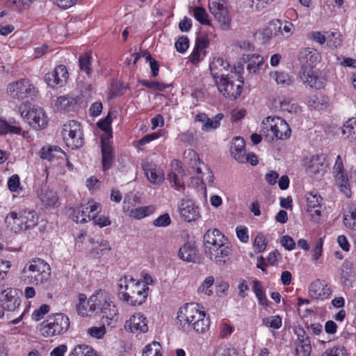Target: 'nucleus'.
Returning <instances> with one entry per match:
<instances>
[{"label": "nucleus", "instance_id": "1", "mask_svg": "<svg viewBox=\"0 0 356 356\" xmlns=\"http://www.w3.org/2000/svg\"><path fill=\"white\" fill-rule=\"evenodd\" d=\"M229 66L227 61L218 58L210 64L209 67L219 92L226 98L235 99L241 95L244 82L241 76L234 81L232 76H225L222 73V70H227Z\"/></svg>", "mask_w": 356, "mask_h": 356}, {"label": "nucleus", "instance_id": "2", "mask_svg": "<svg viewBox=\"0 0 356 356\" xmlns=\"http://www.w3.org/2000/svg\"><path fill=\"white\" fill-rule=\"evenodd\" d=\"M204 252L209 259L218 265L225 264V258L232 252V247L225 236L214 229L204 235Z\"/></svg>", "mask_w": 356, "mask_h": 356}, {"label": "nucleus", "instance_id": "3", "mask_svg": "<svg viewBox=\"0 0 356 356\" xmlns=\"http://www.w3.org/2000/svg\"><path fill=\"white\" fill-rule=\"evenodd\" d=\"M119 296L132 306L141 305L145 302L149 287L131 276H124L119 280Z\"/></svg>", "mask_w": 356, "mask_h": 356}, {"label": "nucleus", "instance_id": "4", "mask_svg": "<svg viewBox=\"0 0 356 356\" xmlns=\"http://www.w3.org/2000/svg\"><path fill=\"white\" fill-rule=\"evenodd\" d=\"M88 305L90 306L92 313L101 316L104 323L110 325L113 321H117L118 309L116 306L105 291L100 290L91 296L88 300Z\"/></svg>", "mask_w": 356, "mask_h": 356}, {"label": "nucleus", "instance_id": "5", "mask_svg": "<svg viewBox=\"0 0 356 356\" xmlns=\"http://www.w3.org/2000/svg\"><path fill=\"white\" fill-rule=\"evenodd\" d=\"M50 277V266L40 258L32 259L22 270V279L29 284H44L49 280Z\"/></svg>", "mask_w": 356, "mask_h": 356}, {"label": "nucleus", "instance_id": "6", "mask_svg": "<svg viewBox=\"0 0 356 356\" xmlns=\"http://www.w3.org/2000/svg\"><path fill=\"white\" fill-rule=\"evenodd\" d=\"M260 132L268 142L273 140L274 138L285 140L291 136L289 125L284 120L277 116L266 118L262 122Z\"/></svg>", "mask_w": 356, "mask_h": 356}, {"label": "nucleus", "instance_id": "7", "mask_svg": "<svg viewBox=\"0 0 356 356\" xmlns=\"http://www.w3.org/2000/svg\"><path fill=\"white\" fill-rule=\"evenodd\" d=\"M70 325L67 316L63 313L53 314L42 323L40 332L45 337L60 335L68 330Z\"/></svg>", "mask_w": 356, "mask_h": 356}, {"label": "nucleus", "instance_id": "8", "mask_svg": "<svg viewBox=\"0 0 356 356\" xmlns=\"http://www.w3.org/2000/svg\"><path fill=\"white\" fill-rule=\"evenodd\" d=\"M62 135L66 145L72 149L80 148L84 143L81 125L75 120H70L63 125Z\"/></svg>", "mask_w": 356, "mask_h": 356}, {"label": "nucleus", "instance_id": "9", "mask_svg": "<svg viewBox=\"0 0 356 356\" xmlns=\"http://www.w3.org/2000/svg\"><path fill=\"white\" fill-rule=\"evenodd\" d=\"M201 316L202 312L199 311L196 305L186 304L184 307H180L177 312V325L184 331L189 332L192 330L193 317L200 318Z\"/></svg>", "mask_w": 356, "mask_h": 356}, {"label": "nucleus", "instance_id": "10", "mask_svg": "<svg viewBox=\"0 0 356 356\" xmlns=\"http://www.w3.org/2000/svg\"><path fill=\"white\" fill-rule=\"evenodd\" d=\"M7 92L14 99L24 100L35 95V88L29 80L22 79L8 84Z\"/></svg>", "mask_w": 356, "mask_h": 356}, {"label": "nucleus", "instance_id": "11", "mask_svg": "<svg viewBox=\"0 0 356 356\" xmlns=\"http://www.w3.org/2000/svg\"><path fill=\"white\" fill-rule=\"evenodd\" d=\"M209 8L222 29L228 30L230 29L232 18L227 8L220 2V0H210L209 1Z\"/></svg>", "mask_w": 356, "mask_h": 356}, {"label": "nucleus", "instance_id": "12", "mask_svg": "<svg viewBox=\"0 0 356 356\" xmlns=\"http://www.w3.org/2000/svg\"><path fill=\"white\" fill-rule=\"evenodd\" d=\"M0 302L3 309L8 312H18L20 306V300L18 291L15 289L0 286Z\"/></svg>", "mask_w": 356, "mask_h": 356}, {"label": "nucleus", "instance_id": "13", "mask_svg": "<svg viewBox=\"0 0 356 356\" xmlns=\"http://www.w3.org/2000/svg\"><path fill=\"white\" fill-rule=\"evenodd\" d=\"M23 111L21 113L22 116L26 119L31 127L36 130L42 129L47 125V117L44 110L40 107H33L28 111L25 115Z\"/></svg>", "mask_w": 356, "mask_h": 356}, {"label": "nucleus", "instance_id": "14", "mask_svg": "<svg viewBox=\"0 0 356 356\" xmlns=\"http://www.w3.org/2000/svg\"><path fill=\"white\" fill-rule=\"evenodd\" d=\"M180 218L188 222H194L200 218V208L190 199H182L179 204Z\"/></svg>", "mask_w": 356, "mask_h": 356}, {"label": "nucleus", "instance_id": "15", "mask_svg": "<svg viewBox=\"0 0 356 356\" xmlns=\"http://www.w3.org/2000/svg\"><path fill=\"white\" fill-rule=\"evenodd\" d=\"M333 173L341 191L346 197H350L351 196L350 186L347 175L343 173V164L340 155L337 156L333 167Z\"/></svg>", "mask_w": 356, "mask_h": 356}, {"label": "nucleus", "instance_id": "16", "mask_svg": "<svg viewBox=\"0 0 356 356\" xmlns=\"http://www.w3.org/2000/svg\"><path fill=\"white\" fill-rule=\"evenodd\" d=\"M101 205L93 200L88 201L86 204H81L78 209V215L74 216V220L76 222L85 223L87 218L88 220L94 218L101 211Z\"/></svg>", "mask_w": 356, "mask_h": 356}, {"label": "nucleus", "instance_id": "17", "mask_svg": "<svg viewBox=\"0 0 356 356\" xmlns=\"http://www.w3.org/2000/svg\"><path fill=\"white\" fill-rule=\"evenodd\" d=\"M300 77L305 84L316 90L324 88L325 84V77L314 71L313 68L302 67L300 72Z\"/></svg>", "mask_w": 356, "mask_h": 356}, {"label": "nucleus", "instance_id": "18", "mask_svg": "<svg viewBox=\"0 0 356 356\" xmlns=\"http://www.w3.org/2000/svg\"><path fill=\"white\" fill-rule=\"evenodd\" d=\"M172 170L168 175V179L173 187L177 190L184 191L185 189L184 177L186 176L185 170L181 163L177 159L171 161Z\"/></svg>", "mask_w": 356, "mask_h": 356}, {"label": "nucleus", "instance_id": "19", "mask_svg": "<svg viewBox=\"0 0 356 356\" xmlns=\"http://www.w3.org/2000/svg\"><path fill=\"white\" fill-rule=\"evenodd\" d=\"M69 77L67 67L63 65H58L53 71L45 74V81L51 88L63 86Z\"/></svg>", "mask_w": 356, "mask_h": 356}, {"label": "nucleus", "instance_id": "20", "mask_svg": "<svg viewBox=\"0 0 356 356\" xmlns=\"http://www.w3.org/2000/svg\"><path fill=\"white\" fill-rule=\"evenodd\" d=\"M309 292L311 298L321 300L329 298L332 293L330 288L325 282L318 279L310 284Z\"/></svg>", "mask_w": 356, "mask_h": 356}, {"label": "nucleus", "instance_id": "21", "mask_svg": "<svg viewBox=\"0 0 356 356\" xmlns=\"http://www.w3.org/2000/svg\"><path fill=\"white\" fill-rule=\"evenodd\" d=\"M307 211L314 221H318L321 213L323 198L313 192L306 195Z\"/></svg>", "mask_w": 356, "mask_h": 356}, {"label": "nucleus", "instance_id": "22", "mask_svg": "<svg viewBox=\"0 0 356 356\" xmlns=\"http://www.w3.org/2000/svg\"><path fill=\"white\" fill-rule=\"evenodd\" d=\"M325 168V157L323 155H314L306 163V172L309 176H314L323 174Z\"/></svg>", "mask_w": 356, "mask_h": 356}, {"label": "nucleus", "instance_id": "23", "mask_svg": "<svg viewBox=\"0 0 356 356\" xmlns=\"http://www.w3.org/2000/svg\"><path fill=\"white\" fill-rule=\"evenodd\" d=\"M125 329L129 330L131 332H146L148 330L147 319L140 313L134 314L130 319L125 323Z\"/></svg>", "mask_w": 356, "mask_h": 356}, {"label": "nucleus", "instance_id": "24", "mask_svg": "<svg viewBox=\"0 0 356 356\" xmlns=\"http://www.w3.org/2000/svg\"><path fill=\"white\" fill-rule=\"evenodd\" d=\"M321 58L319 52L311 47H305L300 51V60L308 68H313V66L316 65Z\"/></svg>", "mask_w": 356, "mask_h": 356}, {"label": "nucleus", "instance_id": "25", "mask_svg": "<svg viewBox=\"0 0 356 356\" xmlns=\"http://www.w3.org/2000/svg\"><path fill=\"white\" fill-rule=\"evenodd\" d=\"M245 143L243 138L236 137L233 139L230 152L234 159L239 163H245Z\"/></svg>", "mask_w": 356, "mask_h": 356}, {"label": "nucleus", "instance_id": "26", "mask_svg": "<svg viewBox=\"0 0 356 356\" xmlns=\"http://www.w3.org/2000/svg\"><path fill=\"white\" fill-rule=\"evenodd\" d=\"M143 169L148 180L154 184H160L164 180V175L155 165L143 164Z\"/></svg>", "mask_w": 356, "mask_h": 356}, {"label": "nucleus", "instance_id": "27", "mask_svg": "<svg viewBox=\"0 0 356 356\" xmlns=\"http://www.w3.org/2000/svg\"><path fill=\"white\" fill-rule=\"evenodd\" d=\"M102 168L104 172L108 170L113 164L114 154L111 145L101 137Z\"/></svg>", "mask_w": 356, "mask_h": 356}, {"label": "nucleus", "instance_id": "28", "mask_svg": "<svg viewBox=\"0 0 356 356\" xmlns=\"http://www.w3.org/2000/svg\"><path fill=\"white\" fill-rule=\"evenodd\" d=\"M38 195L40 200L47 206L55 205L58 200L56 193L46 185L41 186Z\"/></svg>", "mask_w": 356, "mask_h": 356}, {"label": "nucleus", "instance_id": "29", "mask_svg": "<svg viewBox=\"0 0 356 356\" xmlns=\"http://www.w3.org/2000/svg\"><path fill=\"white\" fill-rule=\"evenodd\" d=\"M19 213L24 230L31 229L37 225L38 216L34 211L24 210Z\"/></svg>", "mask_w": 356, "mask_h": 356}, {"label": "nucleus", "instance_id": "30", "mask_svg": "<svg viewBox=\"0 0 356 356\" xmlns=\"http://www.w3.org/2000/svg\"><path fill=\"white\" fill-rule=\"evenodd\" d=\"M178 254L181 259L187 262H195L197 259V250L195 245L190 243H185L181 246Z\"/></svg>", "mask_w": 356, "mask_h": 356}, {"label": "nucleus", "instance_id": "31", "mask_svg": "<svg viewBox=\"0 0 356 356\" xmlns=\"http://www.w3.org/2000/svg\"><path fill=\"white\" fill-rule=\"evenodd\" d=\"M20 219V213H17L15 211H12L6 216L5 218V223L8 228L17 233L24 230Z\"/></svg>", "mask_w": 356, "mask_h": 356}, {"label": "nucleus", "instance_id": "32", "mask_svg": "<svg viewBox=\"0 0 356 356\" xmlns=\"http://www.w3.org/2000/svg\"><path fill=\"white\" fill-rule=\"evenodd\" d=\"M184 159L191 168L195 170L197 174L202 172L201 168L199 166L202 163L199 155L195 151L191 149L185 150L184 152Z\"/></svg>", "mask_w": 356, "mask_h": 356}, {"label": "nucleus", "instance_id": "33", "mask_svg": "<svg viewBox=\"0 0 356 356\" xmlns=\"http://www.w3.org/2000/svg\"><path fill=\"white\" fill-rule=\"evenodd\" d=\"M76 103L77 102L75 97L67 95L58 97L56 105L58 109L70 111L74 110Z\"/></svg>", "mask_w": 356, "mask_h": 356}, {"label": "nucleus", "instance_id": "34", "mask_svg": "<svg viewBox=\"0 0 356 356\" xmlns=\"http://www.w3.org/2000/svg\"><path fill=\"white\" fill-rule=\"evenodd\" d=\"M343 223L350 229L356 230V206L350 204L348 206L343 212Z\"/></svg>", "mask_w": 356, "mask_h": 356}, {"label": "nucleus", "instance_id": "35", "mask_svg": "<svg viewBox=\"0 0 356 356\" xmlns=\"http://www.w3.org/2000/svg\"><path fill=\"white\" fill-rule=\"evenodd\" d=\"M243 60L248 63L247 70L255 73L264 63V58L259 54L243 55Z\"/></svg>", "mask_w": 356, "mask_h": 356}, {"label": "nucleus", "instance_id": "36", "mask_svg": "<svg viewBox=\"0 0 356 356\" xmlns=\"http://www.w3.org/2000/svg\"><path fill=\"white\" fill-rule=\"evenodd\" d=\"M282 29V22L280 19L272 20L269 26L263 31V36L266 40H269L273 35H278Z\"/></svg>", "mask_w": 356, "mask_h": 356}, {"label": "nucleus", "instance_id": "37", "mask_svg": "<svg viewBox=\"0 0 356 356\" xmlns=\"http://www.w3.org/2000/svg\"><path fill=\"white\" fill-rule=\"evenodd\" d=\"M40 157L42 159H47L48 161H51L55 157L60 156L59 154L65 155L64 152L62 149L57 146H50L48 147H43L40 152Z\"/></svg>", "mask_w": 356, "mask_h": 356}, {"label": "nucleus", "instance_id": "38", "mask_svg": "<svg viewBox=\"0 0 356 356\" xmlns=\"http://www.w3.org/2000/svg\"><path fill=\"white\" fill-rule=\"evenodd\" d=\"M270 76L278 85L283 87L291 86L293 82L292 77L284 72H274Z\"/></svg>", "mask_w": 356, "mask_h": 356}, {"label": "nucleus", "instance_id": "39", "mask_svg": "<svg viewBox=\"0 0 356 356\" xmlns=\"http://www.w3.org/2000/svg\"><path fill=\"white\" fill-rule=\"evenodd\" d=\"M69 356H97V355L92 347L81 344L76 346Z\"/></svg>", "mask_w": 356, "mask_h": 356}, {"label": "nucleus", "instance_id": "40", "mask_svg": "<svg viewBox=\"0 0 356 356\" xmlns=\"http://www.w3.org/2000/svg\"><path fill=\"white\" fill-rule=\"evenodd\" d=\"M202 318L200 321L197 320L196 323H193L192 330H195L198 333H204L209 330L210 325V321L209 318L206 317L204 312H202Z\"/></svg>", "mask_w": 356, "mask_h": 356}, {"label": "nucleus", "instance_id": "41", "mask_svg": "<svg viewBox=\"0 0 356 356\" xmlns=\"http://www.w3.org/2000/svg\"><path fill=\"white\" fill-rule=\"evenodd\" d=\"M154 208L152 207H138L135 209H131L129 212V216L134 219H141L154 212Z\"/></svg>", "mask_w": 356, "mask_h": 356}, {"label": "nucleus", "instance_id": "42", "mask_svg": "<svg viewBox=\"0 0 356 356\" xmlns=\"http://www.w3.org/2000/svg\"><path fill=\"white\" fill-rule=\"evenodd\" d=\"M253 291L255 293L259 304L261 305L267 306L268 300L266 298L261 283L259 281L254 280L253 282Z\"/></svg>", "mask_w": 356, "mask_h": 356}, {"label": "nucleus", "instance_id": "43", "mask_svg": "<svg viewBox=\"0 0 356 356\" xmlns=\"http://www.w3.org/2000/svg\"><path fill=\"white\" fill-rule=\"evenodd\" d=\"M143 356H162L160 343L153 341L152 343L147 345L143 351Z\"/></svg>", "mask_w": 356, "mask_h": 356}, {"label": "nucleus", "instance_id": "44", "mask_svg": "<svg viewBox=\"0 0 356 356\" xmlns=\"http://www.w3.org/2000/svg\"><path fill=\"white\" fill-rule=\"evenodd\" d=\"M262 323L267 327L278 330L282 327V321L280 316H270L262 319Z\"/></svg>", "mask_w": 356, "mask_h": 356}, {"label": "nucleus", "instance_id": "45", "mask_svg": "<svg viewBox=\"0 0 356 356\" xmlns=\"http://www.w3.org/2000/svg\"><path fill=\"white\" fill-rule=\"evenodd\" d=\"M22 129L20 127L13 126L8 124L6 120L0 118V136L8 134H20Z\"/></svg>", "mask_w": 356, "mask_h": 356}, {"label": "nucleus", "instance_id": "46", "mask_svg": "<svg viewBox=\"0 0 356 356\" xmlns=\"http://www.w3.org/2000/svg\"><path fill=\"white\" fill-rule=\"evenodd\" d=\"M214 283V277L209 276L205 278L202 284L199 286L197 291L200 293H203L207 296H211L213 294V291L211 289Z\"/></svg>", "mask_w": 356, "mask_h": 356}, {"label": "nucleus", "instance_id": "47", "mask_svg": "<svg viewBox=\"0 0 356 356\" xmlns=\"http://www.w3.org/2000/svg\"><path fill=\"white\" fill-rule=\"evenodd\" d=\"M91 55L90 53H85L80 56L79 58V67L82 71H84L87 75L91 74Z\"/></svg>", "mask_w": 356, "mask_h": 356}, {"label": "nucleus", "instance_id": "48", "mask_svg": "<svg viewBox=\"0 0 356 356\" xmlns=\"http://www.w3.org/2000/svg\"><path fill=\"white\" fill-rule=\"evenodd\" d=\"M280 108L283 111H287L290 113L297 111L298 106L296 104L291 102V100L287 97H282L278 100Z\"/></svg>", "mask_w": 356, "mask_h": 356}, {"label": "nucleus", "instance_id": "49", "mask_svg": "<svg viewBox=\"0 0 356 356\" xmlns=\"http://www.w3.org/2000/svg\"><path fill=\"white\" fill-rule=\"evenodd\" d=\"M193 15L197 21L203 25L210 24V21L208 19V14L204 8L202 7H195L193 9Z\"/></svg>", "mask_w": 356, "mask_h": 356}, {"label": "nucleus", "instance_id": "50", "mask_svg": "<svg viewBox=\"0 0 356 356\" xmlns=\"http://www.w3.org/2000/svg\"><path fill=\"white\" fill-rule=\"evenodd\" d=\"M111 118L108 115L104 119L97 122V127L105 132L107 139L112 137V129L111 127Z\"/></svg>", "mask_w": 356, "mask_h": 356}, {"label": "nucleus", "instance_id": "51", "mask_svg": "<svg viewBox=\"0 0 356 356\" xmlns=\"http://www.w3.org/2000/svg\"><path fill=\"white\" fill-rule=\"evenodd\" d=\"M267 246V241L265 236L259 233L257 235L253 243L254 250L258 252H263Z\"/></svg>", "mask_w": 356, "mask_h": 356}, {"label": "nucleus", "instance_id": "52", "mask_svg": "<svg viewBox=\"0 0 356 356\" xmlns=\"http://www.w3.org/2000/svg\"><path fill=\"white\" fill-rule=\"evenodd\" d=\"M342 133L349 138L353 134H356V118H350L346 122L343 128Z\"/></svg>", "mask_w": 356, "mask_h": 356}, {"label": "nucleus", "instance_id": "53", "mask_svg": "<svg viewBox=\"0 0 356 356\" xmlns=\"http://www.w3.org/2000/svg\"><path fill=\"white\" fill-rule=\"evenodd\" d=\"M139 83L143 86L156 91H163L169 86L168 85L158 81H149L147 80H140Z\"/></svg>", "mask_w": 356, "mask_h": 356}, {"label": "nucleus", "instance_id": "54", "mask_svg": "<svg viewBox=\"0 0 356 356\" xmlns=\"http://www.w3.org/2000/svg\"><path fill=\"white\" fill-rule=\"evenodd\" d=\"M111 248L110 247L108 242L107 241H102L99 243L98 247L95 248L92 250V253L95 254L94 256L95 257H99L100 256L104 254L106 252H108L111 250Z\"/></svg>", "mask_w": 356, "mask_h": 356}, {"label": "nucleus", "instance_id": "55", "mask_svg": "<svg viewBox=\"0 0 356 356\" xmlns=\"http://www.w3.org/2000/svg\"><path fill=\"white\" fill-rule=\"evenodd\" d=\"M327 45L330 48H337L341 45V40L339 39V34L334 32H327Z\"/></svg>", "mask_w": 356, "mask_h": 356}, {"label": "nucleus", "instance_id": "56", "mask_svg": "<svg viewBox=\"0 0 356 356\" xmlns=\"http://www.w3.org/2000/svg\"><path fill=\"white\" fill-rule=\"evenodd\" d=\"M307 38L309 40H312L319 44H323L327 40V34L325 35L324 33L320 31H312L307 35Z\"/></svg>", "mask_w": 356, "mask_h": 356}, {"label": "nucleus", "instance_id": "57", "mask_svg": "<svg viewBox=\"0 0 356 356\" xmlns=\"http://www.w3.org/2000/svg\"><path fill=\"white\" fill-rule=\"evenodd\" d=\"M49 309L50 307L48 305L44 304L41 305L38 309L33 312L32 314V318L36 321H40L49 312Z\"/></svg>", "mask_w": 356, "mask_h": 356}, {"label": "nucleus", "instance_id": "58", "mask_svg": "<svg viewBox=\"0 0 356 356\" xmlns=\"http://www.w3.org/2000/svg\"><path fill=\"white\" fill-rule=\"evenodd\" d=\"M189 47V40L186 36L180 37L175 42V48L177 51L184 53Z\"/></svg>", "mask_w": 356, "mask_h": 356}, {"label": "nucleus", "instance_id": "59", "mask_svg": "<svg viewBox=\"0 0 356 356\" xmlns=\"http://www.w3.org/2000/svg\"><path fill=\"white\" fill-rule=\"evenodd\" d=\"M87 332L94 338L102 339L106 333V329L104 325L100 327H92L88 329Z\"/></svg>", "mask_w": 356, "mask_h": 356}, {"label": "nucleus", "instance_id": "60", "mask_svg": "<svg viewBox=\"0 0 356 356\" xmlns=\"http://www.w3.org/2000/svg\"><path fill=\"white\" fill-rule=\"evenodd\" d=\"M171 223V219L168 213H164L153 221V225L156 227H167Z\"/></svg>", "mask_w": 356, "mask_h": 356}, {"label": "nucleus", "instance_id": "61", "mask_svg": "<svg viewBox=\"0 0 356 356\" xmlns=\"http://www.w3.org/2000/svg\"><path fill=\"white\" fill-rule=\"evenodd\" d=\"M323 241L321 238H318L315 243V247L313 250L312 259L315 261L318 260L321 256L323 251Z\"/></svg>", "mask_w": 356, "mask_h": 356}, {"label": "nucleus", "instance_id": "62", "mask_svg": "<svg viewBox=\"0 0 356 356\" xmlns=\"http://www.w3.org/2000/svg\"><path fill=\"white\" fill-rule=\"evenodd\" d=\"M282 245L288 250H292L296 246L294 240L288 235L283 236L280 239Z\"/></svg>", "mask_w": 356, "mask_h": 356}, {"label": "nucleus", "instance_id": "63", "mask_svg": "<svg viewBox=\"0 0 356 356\" xmlns=\"http://www.w3.org/2000/svg\"><path fill=\"white\" fill-rule=\"evenodd\" d=\"M321 356H346V353L343 348L334 347L327 350Z\"/></svg>", "mask_w": 356, "mask_h": 356}, {"label": "nucleus", "instance_id": "64", "mask_svg": "<svg viewBox=\"0 0 356 356\" xmlns=\"http://www.w3.org/2000/svg\"><path fill=\"white\" fill-rule=\"evenodd\" d=\"M312 351V346H303L302 345L296 344V356H309Z\"/></svg>", "mask_w": 356, "mask_h": 356}]
</instances>
